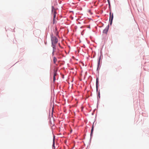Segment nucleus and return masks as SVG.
Wrapping results in <instances>:
<instances>
[{"label":"nucleus","instance_id":"9","mask_svg":"<svg viewBox=\"0 0 149 149\" xmlns=\"http://www.w3.org/2000/svg\"><path fill=\"white\" fill-rule=\"evenodd\" d=\"M56 18H53V24H54L56 23Z\"/></svg>","mask_w":149,"mask_h":149},{"label":"nucleus","instance_id":"6","mask_svg":"<svg viewBox=\"0 0 149 149\" xmlns=\"http://www.w3.org/2000/svg\"><path fill=\"white\" fill-rule=\"evenodd\" d=\"M93 129H94V127H93V124L92 126V128L91 130V135L92 134L93 131Z\"/></svg>","mask_w":149,"mask_h":149},{"label":"nucleus","instance_id":"5","mask_svg":"<svg viewBox=\"0 0 149 149\" xmlns=\"http://www.w3.org/2000/svg\"><path fill=\"white\" fill-rule=\"evenodd\" d=\"M108 31V29L107 28H105L103 31V33H107Z\"/></svg>","mask_w":149,"mask_h":149},{"label":"nucleus","instance_id":"3","mask_svg":"<svg viewBox=\"0 0 149 149\" xmlns=\"http://www.w3.org/2000/svg\"><path fill=\"white\" fill-rule=\"evenodd\" d=\"M110 24H112V21H113V14H112L111 16V13H110Z\"/></svg>","mask_w":149,"mask_h":149},{"label":"nucleus","instance_id":"10","mask_svg":"<svg viewBox=\"0 0 149 149\" xmlns=\"http://www.w3.org/2000/svg\"><path fill=\"white\" fill-rule=\"evenodd\" d=\"M54 145H55V142H54V138L53 139V146L54 147Z\"/></svg>","mask_w":149,"mask_h":149},{"label":"nucleus","instance_id":"11","mask_svg":"<svg viewBox=\"0 0 149 149\" xmlns=\"http://www.w3.org/2000/svg\"><path fill=\"white\" fill-rule=\"evenodd\" d=\"M56 80L55 76H53V81L54 82Z\"/></svg>","mask_w":149,"mask_h":149},{"label":"nucleus","instance_id":"2","mask_svg":"<svg viewBox=\"0 0 149 149\" xmlns=\"http://www.w3.org/2000/svg\"><path fill=\"white\" fill-rule=\"evenodd\" d=\"M52 13H53L54 14V17L53 18H56V9L54 8L53 6H52Z\"/></svg>","mask_w":149,"mask_h":149},{"label":"nucleus","instance_id":"7","mask_svg":"<svg viewBox=\"0 0 149 149\" xmlns=\"http://www.w3.org/2000/svg\"><path fill=\"white\" fill-rule=\"evenodd\" d=\"M57 74V70H54V76H56Z\"/></svg>","mask_w":149,"mask_h":149},{"label":"nucleus","instance_id":"12","mask_svg":"<svg viewBox=\"0 0 149 149\" xmlns=\"http://www.w3.org/2000/svg\"><path fill=\"white\" fill-rule=\"evenodd\" d=\"M100 62V59H99V60L98 61V64H99Z\"/></svg>","mask_w":149,"mask_h":149},{"label":"nucleus","instance_id":"8","mask_svg":"<svg viewBox=\"0 0 149 149\" xmlns=\"http://www.w3.org/2000/svg\"><path fill=\"white\" fill-rule=\"evenodd\" d=\"M98 79L97 78L96 79V87L97 88V87H98Z\"/></svg>","mask_w":149,"mask_h":149},{"label":"nucleus","instance_id":"1","mask_svg":"<svg viewBox=\"0 0 149 149\" xmlns=\"http://www.w3.org/2000/svg\"><path fill=\"white\" fill-rule=\"evenodd\" d=\"M51 36L52 46L53 48L52 54H53L55 52L56 49V44L58 42V40L57 38L55 36H53L52 34L51 35Z\"/></svg>","mask_w":149,"mask_h":149},{"label":"nucleus","instance_id":"4","mask_svg":"<svg viewBox=\"0 0 149 149\" xmlns=\"http://www.w3.org/2000/svg\"><path fill=\"white\" fill-rule=\"evenodd\" d=\"M57 61V58L56 57H54V59H53V61H54V64H55L56 63V62Z\"/></svg>","mask_w":149,"mask_h":149}]
</instances>
